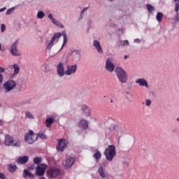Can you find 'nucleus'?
<instances>
[{"mask_svg": "<svg viewBox=\"0 0 179 179\" xmlns=\"http://www.w3.org/2000/svg\"><path fill=\"white\" fill-rule=\"evenodd\" d=\"M41 69L43 72H48V71H50V69H48V65H47V64H45V63L42 64V66H41Z\"/></svg>", "mask_w": 179, "mask_h": 179, "instance_id": "obj_26", "label": "nucleus"}, {"mask_svg": "<svg viewBox=\"0 0 179 179\" xmlns=\"http://www.w3.org/2000/svg\"><path fill=\"white\" fill-rule=\"evenodd\" d=\"M15 87H16V83L13 80H9L3 85V89L6 93H9Z\"/></svg>", "mask_w": 179, "mask_h": 179, "instance_id": "obj_6", "label": "nucleus"}, {"mask_svg": "<svg viewBox=\"0 0 179 179\" xmlns=\"http://www.w3.org/2000/svg\"><path fill=\"white\" fill-rule=\"evenodd\" d=\"M134 43H136L137 44H139L141 43V39L136 38L134 40Z\"/></svg>", "mask_w": 179, "mask_h": 179, "instance_id": "obj_44", "label": "nucleus"}, {"mask_svg": "<svg viewBox=\"0 0 179 179\" xmlns=\"http://www.w3.org/2000/svg\"><path fill=\"white\" fill-rule=\"evenodd\" d=\"M5 30H6V26H5V24H3L1 26V33H3V31H5Z\"/></svg>", "mask_w": 179, "mask_h": 179, "instance_id": "obj_38", "label": "nucleus"}, {"mask_svg": "<svg viewBox=\"0 0 179 179\" xmlns=\"http://www.w3.org/2000/svg\"><path fill=\"white\" fill-rule=\"evenodd\" d=\"M88 24H92V21H89Z\"/></svg>", "mask_w": 179, "mask_h": 179, "instance_id": "obj_52", "label": "nucleus"}, {"mask_svg": "<svg viewBox=\"0 0 179 179\" xmlns=\"http://www.w3.org/2000/svg\"><path fill=\"white\" fill-rule=\"evenodd\" d=\"M5 146H13L14 148H20L22 142L19 140H15L13 137L9 134L5 136L4 140Z\"/></svg>", "mask_w": 179, "mask_h": 179, "instance_id": "obj_3", "label": "nucleus"}, {"mask_svg": "<svg viewBox=\"0 0 179 179\" xmlns=\"http://www.w3.org/2000/svg\"><path fill=\"white\" fill-rule=\"evenodd\" d=\"M55 121V116L52 115L51 117L47 118L45 120V125L48 128H51V125L54 124Z\"/></svg>", "mask_w": 179, "mask_h": 179, "instance_id": "obj_19", "label": "nucleus"}, {"mask_svg": "<svg viewBox=\"0 0 179 179\" xmlns=\"http://www.w3.org/2000/svg\"><path fill=\"white\" fill-rule=\"evenodd\" d=\"M175 2H179V0H174Z\"/></svg>", "mask_w": 179, "mask_h": 179, "instance_id": "obj_53", "label": "nucleus"}, {"mask_svg": "<svg viewBox=\"0 0 179 179\" xmlns=\"http://www.w3.org/2000/svg\"><path fill=\"white\" fill-rule=\"evenodd\" d=\"M116 153L117 152H115V146L108 145V147L105 150L104 155L106 156V159H107L108 162H113V159L115 157Z\"/></svg>", "mask_w": 179, "mask_h": 179, "instance_id": "obj_5", "label": "nucleus"}, {"mask_svg": "<svg viewBox=\"0 0 179 179\" xmlns=\"http://www.w3.org/2000/svg\"><path fill=\"white\" fill-rule=\"evenodd\" d=\"M48 18L51 20L52 23H53L54 22H55L57 20H55V18H54V15H52V14H49Z\"/></svg>", "mask_w": 179, "mask_h": 179, "instance_id": "obj_35", "label": "nucleus"}, {"mask_svg": "<svg viewBox=\"0 0 179 179\" xmlns=\"http://www.w3.org/2000/svg\"><path fill=\"white\" fill-rule=\"evenodd\" d=\"M38 138H40L41 139H47V135H45V131L39 132L38 134Z\"/></svg>", "mask_w": 179, "mask_h": 179, "instance_id": "obj_25", "label": "nucleus"}, {"mask_svg": "<svg viewBox=\"0 0 179 179\" xmlns=\"http://www.w3.org/2000/svg\"><path fill=\"white\" fill-rule=\"evenodd\" d=\"M115 72L120 83H127V82H128V74L122 67H115Z\"/></svg>", "mask_w": 179, "mask_h": 179, "instance_id": "obj_2", "label": "nucleus"}, {"mask_svg": "<svg viewBox=\"0 0 179 179\" xmlns=\"http://www.w3.org/2000/svg\"><path fill=\"white\" fill-rule=\"evenodd\" d=\"M74 52L77 57H80V50H75Z\"/></svg>", "mask_w": 179, "mask_h": 179, "instance_id": "obj_41", "label": "nucleus"}, {"mask_svg": "<svg viewBox=\"0 0 179 179\" xmlns=\"http://www.w3.org/2000/svg\"><path fill=\"white\" fill-rule=\"evenodd\" d=\"M147 9L148 10V12H150V13H152V12H155V8L153 6H152V5L150 4H147Z\"/></svg>", "mask_w": 179, "mask_h": 179, "instance_id": "obj_33", "label": "nucleus"}, {"mask_svg": "<svg viewBox=\"0 0 179 179\" xmlns=\"http://www.w3.org/2000/svg\"><path fill=\"white\" fill-rule=\"evenodd\" d=\"M13 12H15V7H12L11 8L8 9L6 12V15L9 16V15H11L13 13Z\"/></svg>", "mask_w": 179, "mask_h": 179, "instance_id": "obj_32", "label": "nucleus"}, {"mask_svg": "<svg viewBox=\"0 0 179 179\" xmlns=\"http://www.w3.org/2000/svg\"><path fill=\"white\" fill-rule=\"evenodd\" d=\"M3 82V75L0 73V85Z\"/></svg>", "mask_w": 179, "mask_h": 179, "instance_id": "obj_43", "label": "nucleus"}, {"mask_svg": "<svg viewBox=\"0 0 179 179\" xmlns=\"http://www.w3.org/2000/svg\"><path fill=\"white\" fill-rule=\"evenodd\" d=\"M135 82L137 85H138V86L149 89V84L148 83V80H146V79H145L144 78H138L136 80Z\"/></svg>", "mask_w": 179, "mask_h": 179, "instance_id": "obj_14", "label": "nucleus"}, {"mask_svg": "<svg viewBox=\"0 0 179 179\" xmlns=\"http://www.w3.org/2000/svg\"><path fill=\"white\" fill-rule=\"evenodd\" d=\"M106 69L110 73L114 72V69H115V66L114 65V64H113V62L110 58L106 59Z\"/></svg>", "mask_w": 179, "mask_h": 179, "instance_id": "obj_13", "label": "nucleus"}, {"mask_svg": "<svg viewBox=\"0 0 179 179\" xmlns=\"http://www.w3.org/2000/svg\"><path fill=\"white\" fill-rule=\"evenodd\" d=\"M8 68L10 69H12V68L14 69V73H13L14 76L19 75V72H20V67H19V66L17 64L10 65L8 66Z\"/></svg>", "mask_w": 179, "mask_h": 179, "instance_id": "obj_18", "label": "nucleus"}, {"mask_svg": "<svg viewBox=\"0 0 179 179\" xmlns=\"http://www.w3.org/2000/svg\"><path fill=\"white\" fill-rule=\"evenodd\" d=\"M175 19H176V22H179L178 15H177Z\"/></svg>", "mask_w": 179, "mask_h": 179, "instance_id": "obj_48", "label": "nucleus"}, {"mask_svg": "<svg viewBox=\"0 0 179 179\" xmlns=\"http://www.w3.org/2000/svg\"><path fill=\"white\" fill-rule=\"evenodd\" d=\"M93 157L95 158L96 162H99V160H100V159L101 158V152H100L99 150H96L95 153L93 155Z\"/></svg>", "mask_w": 179, "mask_h": 179, "instance_id": "obj_24", "label": "nucleus"}, {"mask_svg": "<svg viewBox=\"0 0 179 179\" xmlns=\"http://www.w3.org/2000/svg\"><path fill=\"white\" fill-rule=\"evenodd\" d=\"M122 41H119L117 43V45L118 47H122Z\"/></svg>", "mask_w": 179, "mask_h": 179, "instance_id": "obj_42", "label": "nucleus"}, {"mask_svg": "<svg viewBox=\"0 0 179 179\" xmlns=\"http://www.w3.org/2000/svg\"><path fill=\"white\" fill-rule=\"evenodd\" d=\"M17 44H19V39H17L11 45L10 48V52L12 54V55H14V57H20L22 55L19 50H17Z\"/></svg>", "mask_w": 179, "mask_h": 179, "instance_id": "obj_8", "label": "nucleus"}, {"mask_svg": "<svg viewBox=\"0 0 179 179\" xmlns=\"http://www.w3.org/2000/svg\"><path fill=\"white\" fill-rule=\"evenodd\" d=\"M45 16V14L43 11H38L36 15L38 19H43Z\"/></svg>", "mask_w": 179, "mask_h": 179, "instance_id": "obj_29", "label": "nucleus"}, {"mask_svg": "<svg viewBox=\"0 0 179 179\" xmlns=\"http://www.w3.org/2000/svg\"><path fill=\"white\" fill-rule=\"evenodd\" d=\"M79 128H81V129H87L89 128V124L87 123V120H81L80 122L78 123Z\"/></svg>", "mask_w": 179, "mask_h": 179, "instance_id": "obj_17", "label": "nucleus"}, {"mask_svg": "<svg viewBox=\"0 0 179 179\" xmlns=\"http://www.w3.org/2000/svg\"><path fill=\"white\" fill-rule=\"evenodd\" d=\"M87 9H89V8L85 7L83 9V10L80 12V16L82 17V16H83V15L85 14V12H86V10H87Z\"/></svg>", "mask_w": 179, "mask_h": 179, "instance_id": "obj_37", "label": "nucleus"}, {"mask_svg": "<svg viewBox=\"0 0 179 179\" xmlns=\"http://www.w3.org/2000/svg\"><path fill=\"white\" fill-rule=\"evenodd\" d=\"M62 36H63V43L60 50H62V48L66 45V43H68V37L66 36V31H62V33L57 32L54 34L52 37L50 38V41H47L45 42L47 50H51V48H52V47H54V45H55L58 41H59V38H61Z\"/></svg>", "mask_w": 179, "mask_h": 179, "instance_id": "obj_1", "label": "nucleus"}, {"mask_svg": "<svg viewBox=\"0 0 179 179\" xmlns=\"http://www.w3.org/2000/svg\"><path fill=\"white\" fill-rule=\"evenodd\" d=\"M113 99H111V100H110V103H113Z\"/></svg>", "mask_w": 179, "mask_h": 179, "instance_id": "obj_54", "label": "nucleus"}, {"mask_svg": "<svg viewBox=\"0 0 179 179\" xmlns=\"http://www.w3.org/2000/svg\"><path fill=\"white\" fill-rule=\"evenodd\" d=\"M27 162H29L28 156L20 157L17 159V162L18 163V164H26Z\"/></svg>", "mask_w": 179, "mask_h": 179, "instance_id": "obj_20", "label": "nucleus"}, {"mask_svg": "<svg viewBox=\"0 0 179 179\" xmlns=\"http://www.w3.org/2000/svg\"><path fill=\"white\" fill-rule=\"evenodd\" d=\"M151 104H152V101L150 99L145 100V106H147V107H150Z\"/></svg>", "mask_w": 179, "mask_h": 179, "instance_id": "obj_36", "label": "nucleus"}, {"mask_svg": "<svg viewBox=\"0 0 179 179\" xmlns=\"http://www.w3.org/2000/svg\"><path fill=\"white\" fill-rule=\"evenodd\" d=\"M156 19H157V22H159V23H160V22H162V19H163V13H158L156 15Z\"/></svg>", "mask_w": 179, "mask_h": 179, "instance_id": "obj_30", "label": "nucleus"}, {"mask_svg": "<svg viewBox=\"0 0 179 179\" xmlns=\"http://www.w3.org/2000/svg\"><path fill=\"white\" fill-rule=\"evenodd\" d=\"M127 58H128V56L124 55V59H127Z\"/></svg>", "mask_w": 179, "mask_h": 179, "instance_id": "obj_51", "label": "nucleus"}, {"mask_svg": "<svg viewBox=\"0 0 179 179\" xmlns=\"http://www.w3.org/2000/svg\"><path fill=\"white\" fill-rule=\"evenodd\" d=\"M66 70V75L67 76H71V75H74L76 73V71L78 70V66L76 64L69 66L68 65Z\"/></svg>", "mask_w": 179, "mask_h": 179, "instance_id": "obj_12", "label": "nucleus"}, {"mask_svg": "<svg viewBox=\"0 0 179 179\" xmlns=\"http://www.w3.org/2000/svg\"><path fill=\"white\" fill-rule=\"evenodd\" d=\"M5 10H6V7H4V8H0V13H1V12H5Z\"/></svg>", "mask_w": 179, "mask_h": 179, "instance_id": "obj_47", "label": "nucleus"}, {"mask_svg": "<svg viewBox=\"0 0 179 179\" xmlns=\"http://www.w3.org/2000/svg\"><path fill=\"white\" fill-rule=\"evenodd\" d=\"M38 139V136L33 131V130H29L24 136V141L29 145H33L36 141Z\"/></svg>", "mask_w": 179, "mask_h": 179, "instance_id": "obj_4", "label": "nucleus"}, {"mask_svg": "<svg viewBox=\"0 0 179 179\" xmlns=\"http://www.w3.org/2000/svg\"><path fill=\"white\" fill-rule=\"evenodd\" d=\"M122 47H125V45H129V41H128V40L122 41Z\"/></svg>", "mask_w": 179, "mask_h": 179, "instance_id": "obj_39", "label": "nucleus"}, {"mask_svg": "<svg viewBox=\"0 0 179 179\" xmlns=\"http://www.w3.org/2000/svg\"><path fill=\"white\" fill-rule=\"evenodd\" d=\"M0 178L1 179H5L6 178H5V175L3 173H0Z\"/></svg>", "mask_w": 179, "mask_h": 179, "instance_id": "obj_46", "label": "nucleus"}, {"mask_svg": "<svg viewBox=\"0 0 179 179\" xmlns=\"http://www.w3.org/2000/svg\"><path fill=\"white\" fill-rule=\"evenodd\" d=\"M25 115L29 120H34V116L30 112H26Z\"/></svg>", "mask_w": 179, "mask_h": 179, "instance_id": "obj_34", "label": "nucleus"}, {"mask_svg": "<svg viewBox=\"0 0 179 179\" xmlns=\"http://www.w3.org/2000/svg\"><path fill=\"white\" fill-rule=\"evenodd\" d=\"M52 23L53 24H55V26H57V27H59L60 29H64V24H62L61 22L56 20Z\"/></svg>", "mask_w": 179, "mask_h": 179, "instance_id": "obj_28", "label": "nucleus"}, {"mask_svg": "<svg viewBox=\"0 0 179 179\" xmlns=\"http://www.w3.org/2000/svg\"><path fill=\"white\" fill-rule=\"evenodd\" d=\"M61 174V171L57 168H51L46 171V176L48 178H57Z\"/></svg>", "mask_w": 179, "mask_h": 179, "instance_id": "obj_7", "label": "nucleus"}, {"mask_svg": "<svg viewBox=\"0 0 179 179\" xmlns=\"http://www.w3.org/2000/svg\"><path fill=\"white\" fill-rule=\"evenodd\" d=\"M81 110L83 114H85V115H89V114H90V108L86 105H83Z\"/></svg>", "mask_w": 179, "mask_h": 179, "instance_id": "obj_23", "label": "nucleus"}, {"mask_svg": "<svg viewBox=\"0 0 179 179\" xmlns=\"http://www.w3.org/2000/svg\"><path fill=\"white\" fill-rule=\"evenodd\" d=\"M93 46L94 47L95 50H96L97 52H99V54H103V48H101L100 41L97 40H94Z\"/></svg>", "mask_w": 179, "mask_h": 179, "instance_id": "obj_16", "label": "nucleus"}, {"mask_svg": "<svg viewBox=\"0 0 179 179\" xmlns=\"http://www.w3.org/2000/svg\"><path fill=\"white\" fill-rule=\"evenodd\" d=\"M57 75L62 78L66 73V71H65V67L64 66V64L62 62H59L57 66Z\"/></svg>", "mask_w": 179, "mask_h": 179, "instance_id": "obj_11", "label": "nucleus"}, {"mask_svg": "<svg viewBox=\"0 0 179 179\" xmlns=\"http://www.w3.org/2000/svg\"><path fill=\"white\" fill-rule=\"evenodd\" d=\"M0 125H3V121L0 120Z\"/></svg>", "mask_w": 179, "mask_h": 179, "instance_id": "obj_49", "label": "nucleus"}, {"mask_svg": "<svg viewBox=\"0 0 179 179\" xmlns=\"http://www.w3.org/2000/svg\"><path fill=\"white\" fill-rule=\"evenodd\" d=\"M179 10V4L178 3L175 5V12L178 13Z\"/></svg>", "mask_w": 179, "mask_h": 179, "instance_id": "obj_40", "label": "nucleus"}, {"mask_svg": "<svg viewBox=\"0 0 179 179\" xmlns=\"http://www.w3.org/2000/svg\"><path fill=\"white\" fill-rule=\"evenodd\" d=\"M43 159L41 157H36L34 158V164H40V163H41Z\"/></svg>", "mask_w": 179, "mask_h": 179, "instance_id": "obj_27", "label": "nucleus"}, {"mask_svg": "<svg viewBox=\"0 0 179 179\" xmlns=\"http://www.w3.org/2000/svg\"><path fill=\"white\" fill-rule=\"evenodd\" d=\"M110 2H113V1H114V0H109Z\"/></svg>", "mask_w": 179, "mask_h": 179, "instance_id": "obj_55", "label": "nucleus"}, {"mask_svg": "<svg viewBox=\"0 0 179 179\" xmlns=\"http://www.w3.org/2000/svg\"><path fill=\"white\" fill-rule=\"evenodd\" d=\"M68 146V141L64 139H59V143L57 145V149L59 152H64L66 148Z\"/></svg>", "mask_w": 179, "mask_h": 179, "instance_id": "obj_10", "label": "nucleus"}, {"mask_svg": "<svg viewBox=\"0 0 179 179\" xmlns=\"http://www.w3.org/2000/svg\"><path fill=\"white\" fill-rule=\"evenodd\" d=\"M45 170H47V164H38L36 169V175L38 177H43V176H44V173H45Z\"/></svg>", "mask_w": 179, "mask_h": 179, "instance_id": "obj_9", "label": "nucleus"}, {"mask_svg": "<svg viewBox=\"0 0 179 179\" xmlns=\"http://www.w3.org/2000/svg\"><path fill=\"white\" fill-rule=\"evenodd\" d=\"M22 176L24 177V178H26V177H29V178H34V175L29 171V170L27 169L24 170Z\"/></svg>", "mask_w": 179, "mask_h": 179, "instance_id": "obj_22", "label": "nucleus"}, {"mask_svg": "<svg viewBox=\"0 0 179 179\" xmlns=\"http://www.w3.org/2000/svg\"><path fill=\"white\" fill-rule=\"evenodd\" d=\"M2 50V44L0 43V51Z\"/></svg>", "mask_w": 179, "mask_h": 179, "instance_id": "obj_50", "label": "nucleus"}, {"mask_svg": "<svg viewBox=\"0 0 179 179\" xmlns=\"http://www.w3.org/2000/svg\"><path fill=\"white\" fill-rule=\"evenodd\" d=\"M5 72V69H3L2 66H0V73H3Z\"/></svg>", "mask_w": 179, "mask_h": 179, "instance_id": "obj_45", "label": "nucleus"}, {"mask_svg": "<svg viewBox=\"0 0 179 179\" xmlns=\"http://www.w3.org/2000/svg\"><path fill=\"white\" fill-rule=\"evenodd\" d=\"M98 173L101 178H106L107 177V173H106V170H104L103 166H99Z\"/></svg>", "mask_w": 179, "mask_h": 179, "instance_id": "obj_21", "label": "nucleus"}, {"mask_svg": "<svg viewBox=\"0 0 179 179\" xmlns=\"http://www.w3.org/2000/svg\"><path fill=\"white\" fill-rule=\"evenodd\" d=\"M16 165H12V164H10L8 166V170L10 173H14V171H15L16 170Z\"/></svg>", "mask_w": 179, "mask_h": 179, "instance_id": "obj_31", "label": "nucleus"}, {"mask_svg": "<svg viewBox=\"0 0 179 179\" xmlns=\"http://www.w3.org/2000/svg\"><path fill=\"white\" fill-rule=\"evenodd\" d=\"M73 163H75V157H70L63 162V166H64V167L71 168L73 166Z\"/></svg>", "mask_w": 179, "mask_h": 179, "instance_id": "obj_15", "label": "nucleus"}]
</instances>
